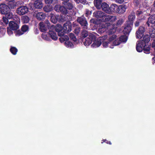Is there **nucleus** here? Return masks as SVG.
Segmentation results:
<instances>
[{
	"label": "nucleus",
	"instance_id": "nucleus-1",
	"mask_svg": "<svg viewBox=\"0 0 155 155\" xmlns=\"http://www.w3.org/2000/svg\"><path fill=\"white\" fill-rule=\"evenodd\" d=\"M64 6H61L59 5H56L55 7V10L58 12L59 11L62 13L63 14L61 15V20L63 21H65L68 19V15L67 14L71 15V14L69 13V10H70L73 8V6L72 4L70 3L66 2L63 3Z\"/></svg>",
	"mask_w": 155,
	"mask_h": 155
},
{
	"label": "nucleus",
	"instance_id": "nucleus-2",
	"mask_svg": "<svg viewBox=\"0 0 155 155\" xmlns=\"http://www.w3.org/2000/svg\"><path fill=\"white\" fill-rule=\"evenodd\" d=\"M39 28L42 32L46 31L50 25V24L48 20H46L44 22H41L39 24Z\"/></svg>",
	"mask_w": 155,
	"mask_h": 155
},
{
	"label": "nucleus",
	"instance_id": "nucleus-3",
	"mask_svg": "<svg viewBox=\"0 0 155 155\" xmlns=\"http://www.w3.org/2000/svg\"><path fill=\"white\" fill-rule=\"evenodd\" d=\"M113 26L111 24L105 23V24L102 25L101 27L99 29L98 32L100 33H102L105 31H107L108 32V31L111 29Z\"/></svg>",
	"mask_w": 155,
	"mask_h": 155
},
{
	"label": "nucleus",
	"instance_id": "nucleus-4",
	"mask_svg": "<svg viewBox=\"0 0 155 155\" xmlns=\"http://www.w3.org/2000/svg\"><path fill=\"white\" fill-rule=\"evenodd\" d=\"M96 38L95 35L90 34L89 35L88 37L86 38L85 41L84 42V44L86 46H88L91 43L92 41L95 40Z\"/></svg>",
	"mask_w": 155,
	"mask_h": 155
},
{
	"label": "nucleus",
	"instance_id": "nucleus-5",
	"mask_svg": "<svg viewBox=\"0 0 155 155\" xmlns=\"http://www.w3.org/2000/svg\"><path fill=\"white\" fill-rule=\"evenodd\" d=\"M117 26L113 28H111L110 30L108 31V34L109 35L108 40L110 42L112 41L116 38V36L114 34L112 35L116 31V29H115V28Z\"/></svg>",
	"mask_w": 155,
	"mask_h": 155
},
{
	"label": "nucleus",
	"instance_id": "nucleus-6",
	"mask_svg": "<svg viewBox=\"0 0 155 155\" xmlns=\"http://www.w3.org/2000/svg\"><path fill=\"white\" fill-rule=\"evenodd\" d=\"M117 17L115 16H111L110 15H106L103 17V21H109L108 24H112L116 20Z\"/></svg>",
	"mask_w": 155,
	"mask_h": 155
},
{
	"label": "nucleus",
	"instance_id": "nucleus-7",
	"mask_svg": "<svg viewBox=\"0 0 155 155\" xmlns=\"http://www.w3.org/2000/svg\"><path fill=\"white\" fill-rule=\"evenodd\" d=\"M107 36H105L100 38L97 41H95L91 45V46L92 48H97L99 47L101 44V40H103V39L104 40L106 39L107 38Z\"/></svg>",
	"mask_w": 155,
	"mask_h": 155
},
{
	"label": "nucleus",
	"instance_id": "nucleus-8",
	"mask_svg": "<svg viewBox=\"0 0 155 155\" xmlns=\"http://www.w3.org/2000/svg\"><path fill=\"white\" fill-rule=\"evenodd\" d=\"M0 9L1 13L3 14L8 12L10 10V8L5 4H0Z\"/></svg>",
	"mask_w": 155,
	"mask_h": 155
},
{
	"label": "nucleus",
	"instance_id": "nucleus-9",
	"mask_svg": "<svg viewBox=\"0 0 155 155\" xmlns=\"http://www.w3.org/2000/svg\"><path fill=\"white\" fill-rule=\"evenodd\" d=\"M78 21L81 24V25L83 27L84 29H87V23L84 17L78 18L77 19Z\"/></svg>",
	"mask_w": 155,
	"mask_h": 155
},
{
	"label": "nucleus",
	"instance_id": "nucleus-10",
	"mask_svg": "<svg viewBox=\"0 0 155 155\" xmlns=\"http://www.w3.org/2000/svg\"><path fill=\"white\" fill-rule=\"evenodd\" d=\"M28 11V9L26 6H21L18 8L17 10V13L20 15H23Z\"/></svg>",
	"mask_w": 155,
	"mask_h": 155
},
{
	"label": "nucleus",
	"instance_id": "nucleus-11",
	"mask_svg": "<svg viewBox=\"0 0 155 155\" xmlns=\"http://www.w3.org/2000/svg\"><path fill=\"white\" fill-rule=\"evenodd\" d=\"M145 31L144 28L140 26L136 32V36L137 38L140 39L143 35V33Z\"/></svg>",
	"mask_w": 155,
	"mask_h": 155
},
{
	"label": "nucleus",
	"instance_id": "nucleus-12",
	"mask_svg": "<svg viewBox=\"0 0 155 155\" xmlns=\"http://www.w3.org/2000/svg\"><path fill=\"white\" fill-rule=\"evenodd\" d=\"M145 45V43L143 42L142 41H137L136 44V49L137 51L139 52L142 51L143 48Z\"/></svg>",
	"mask_w": 155,
	"mask_h": 155
},
{
	"label": "nucleus",
	"instance_id": "nucleus-13",
	"mask_svg": "<svg viewBox=\"0 0 155 155\" xmlns=\"http://www.w3.org/2000/svg\"><path fill=\"white\" fill-rule=\"evenodd\" d=\"M34 16H35L38 20H41L44 19L45 15L42 12H37L36 11L34 12L33 15Z\"/></svg>",
	"mask_w": 155,
	"mask_h": 155
},
{
	"label": "nucleus",
	"instance_id": "nucleus-14",
	"mask_svg": "<svg viewBox=\"0 0 155 155\" xmlns=\"http://www.w3.org/2000/svg\"><path fill=\"white\" fill-rule=\"evenodd\" d=\"M8 27L13 31H16L18 29L19 26L17 22L10 21L9 23Z\"/></svg>",
	"mask_w": 155,
	"mask_h": 155
},
{
	"label": "nucleus",
	"instance_id": "nucleus-15",
	"mask_svg": "<svg viewBox=\"0 0 155 155\" xmlns=\"http://www.w3.org/2000/svg\"><path fill=\"white\" fill-rule=\"evenodd\" d=\"M101 6V8L104 11L107 13H109L110 12V8L108 5L105 2L102 3Z\"/></svg>",
	"mask_w": 155,
	"mask_h": 155
},
{
	"label": "nucleus",
	"instance_id": "nucleus-16",
	"mask_svg": "<svg viewBox=\"0 0 155 155\" xmlns=\"http://www.w3.org/2000/svg\"><path fill=\"white\" fill-rule=\"evenodd\" d=\"M50 28L51 30H53L58 32L61 31L63 28L60 25H57L55 26L52 25L51 26Z\"/></svg>",
	"mask_w": 155,
	"mask_h": 155
},
{
	"label": "nucleus",
	"instance_id": "nucleus-17",
	"mask_svg": "<svg viewBox=\"0 0 155 155\" xmlns=\"http://www.w3.org/2000/svg\"><path fill=\"white\" fill-rule=\"evenodd\" d=\"M49 34L51 38L54 40H56L58 39L57 35L55 31L53 30H51V29H49Z\"/></svg>",
	"mask_w": 155,
	"mask_h": 155
},
{
	"label": "nucleus",
	"instance_id": "nucleus-18",
	"mask_svg": "<svg viewBox=\"0 0 155 155\" xmlns=\"http://www.w3.org/2000/svg\"><path fill=\"white\" fill-rule=\"evenodd\" d=\"M63 29L66 33L71 31V24L68 23L64 24V25Z\"/></svg>",
	"mask_w": 155,
	"mask_h": 155
},
{
	"label": "nucleus",
	"instance_id": "nucleus-19",
	"mask_svg": "<svg viewBox=\"0 0 155 155\" xmlns=\"http://www.w3.org/2000/svg\"><path fill=\"white\" fill-rule=\"evenodd\" d=\"M155 23V15L150 16L148 19L147 24L148 26H150V24H153Z\"/></svg>",
	"mask_w": 155,
	"mask_h": 155
},
{
	"label": "nucleus",
	"instance_id": "nucleus-20",
	"mask_svg": "<svg viewBox=\"0 0 155 155\" xmlns=\"http://www.w3.org/2000/svg\"><path fill=\"white\" fill-rule=\"evenodd\" d=\"M94 15L95 17L97 18H102V20L103 21V17L105 15L104 13L101 11H97L94 12Z\"/></svg>",
	"mask_w": 155,
	"mask_h": 155
},
{
	"label": "nucleus",
	"instance_id": "nucleus-21",
	"mask_svg": "<svg viewBox=\"0 0 155 155\" xmlns=\"http://www.w3.org/2000/svg\"><path fill=\"white\" fill-rule=\"evenodd\" d=\"M127 6L126 5H120L118 7V12L120 13H122L125 12Z\"/></svg>",
	"mask_w": 155,
	"mask_h": 155
},
{
	"label": "nucleus",
	"instance_id": "nucleus-22",
	"mask_svg": "<svg viewBox=\"0 0 155 155\" xmlns=\"http://www.w3.org/2000/svg\"><path fill=\"white\" fill-rule=\"evenodd\" d=\"M34 6L36 8L41 9L43 6L42 3L38 0H36L34 3Z\"/></svg>",
	"mask_w": 155,
	"mask_h": 155
},
{
	"label": "nucleus",
	"instance_id": "nucleus-23",
	"mask_svg": "<svg viewBox=\"0 0 155 155\" xmlns=\"http://www.w3.org/2000/svg\"><path fill=\"white\" fill-rule=\"evenodd\" d=\"M118 7L119 6H118L117 5L113 4L110 6V11H112L114 12L118 13Z\"/></svg>",
	"mask_w": 155,
	"mask_h": 155
},
{
	"label": "nucleus",
	"instance_id": "nucleus-24",
	"mask_svg": "<svg viewBox=\"0 0 155 155\" xmlns=\"http://www.w3.org/2000/svg\"><path fill=\"white\" fill-rule=\"evenodd\" d=\"M102 0H94V3L95 6L97 9L101 8V3Z\"/></svg>",
	"mask_w": 155,
	"mask_h": 155
},
{
	"label": "nucleus",
	"instance_id": "nucleus-25",
	"mask_svg": "<svg viewBox=\"0 0 155 155\" xmlns=\"http://www.w3.org/2000/svg\"><path fill=\"white\" fill-rule=\"evenodd\" d=\"M137 15L139 16V17L141 19H143L144 17V14L143 12H142L141 11H137L136 12ZM146 15V13L145 14Z\"/></svg>",
	"mask_w": 155,
	"mask_h": 155
},
{
	"label": "nucleus",
	"instance_id": "nucleus-26",
	"mask_svg": "<svg viewBox=\"0 0 155 155\" xmlns=\"http://www.w3.org/2000/svg\"><path fill=\"white\" fill-rule=\"evenodd\" d=\"M131 29V26H127L124 28L123 32L124 34H127L130 33Z\"/></svg>",
	"mask_w": 155,
	"mask_h": 155
},
{
	"label": "nucleus",
	"instance_id": "nucleus-27",
	"mask_svg": "<svg viewBox=\"0 0 155 155\" xmlns=\"http://www.w3.org/2000/svg\"><path fill=\"white\" fill-rule=\"evenodd\" d=\"M150 40V37L149 35H146L143 38V41L145 43H148Z\"/></svg>",
	"mask_w": 155,
	"mask_h": 155
},
{
	"label": "nucleus",
	"instance_id": "nucleus-28",
	"mask_svg": "<svg viewBox=\"0 0 155 155\" xmlns=\"http://www.w3.org/2000/svg\"><path fill=\"white\" fill-rule=\"evenodd\" d=\"M135 18V14L133 12L128 17V20L129 21H133Z\"/></svg>",
	"mask_w": 155,
	"mask_h": 155
},
{
	"label": "nucleus",
	"instance_id": "nucleus-29",
	"mask_svg": "<svg viewBox=\"0 0 155 155\" xmlns=\"http://www.w3.org/2000/svg\"><path fill=\"white\" fill-rule=\"evenodd\" d=\"M43 9L46 12H48L51 11L52 10V8L51 6L48 5L45 6L43 8Z\"/></svg>",
	"mask_w": 155,
	"mask_h": 155
},
{
	"label": "nucleus",
	"instance_id": "nucleus-30",
	"mask_svg": "<svg viewBox=\"0 0 155 155\" xmlns=\"http://www.w3.org/2000/svg\"><path fill=\"white\" fill-rule=\"evenodd\" d=\"M58 20V17L57 18L54 15H52L51 17V21L54 23H56Z\"/></svg>",
	"mask_w": 155,
	"mask_h": 155
},
{
	"label": "nucleus",
	"instance_id": "nucleus-31",
	"mask_svg": "<svg viewBox=\"0 0 155 155\" xmlns=\"http://www.w3.org/2000/svg\"><path fill=\"white\" fill-rule=\"evenodd\" d=\"M65 45L66 47L68 48H72L73 47V45L72 43L69 41H65Z\"/></svg>",
	"mask_w": 155,
	"mask_h": 155
},
{
	"label": "nucleus",
	"instance_id": "nucleus-32",
	"mask_svg": "<svg viewBox=\"0 0 155 155\" xmlns=\"http://www.w3.org/2000/svg\"><path fill=\"white\" fill-rule=\"evenodd\" d=\"M5 16L8 18V19H10L13 18V15L11 12H6V14H5Z\"/></svg>",
	"mask_w": 155,
	"mask_h": 155
},
{
	"label": "nucleus",
	"instance_id": "nucleus-33",
	"mask_svg": "<svg viewBox=\"0 0 155 155\" xmlns=\"http://www.w3.org/2000/svg\"><path fill=\"white\" fill-rule=\"evenodd\" d=\"M120 41L121 42H126L127 40V38L126 36H122L119 38Z\"/></svg>",
	"mask_w": 155,
	"mask_h": 155
},
{
	"label": "nucleus",
	"instance_id": "nucleus-34",
	"mask_svg": "<svg viewBox=\"0 0 155 155\" xmlns=\"http://www.w3.org/2000/svg\"><path fill=\"white\" fill-rule=\"evenodd\" d=\"M10 51L13 54L15 55L17 53L18 50L15 47H12L10 49Z\"/></svg>",
	"mask_w": 155,
	"mask_h": 155
},
{
	"label": "nucleus",
	"instance_id": "nucleus-35",
	"mask_svg": "<svg viewBox=\"0 0 155 155\" xmlns=\"http://www.w3.org/2000/svg\"><path fill=\"white\" fill-rule=\"evenodd\" d=\"M22 20L24 23H27L29 21V18L28 17L25 16L22 17Z\"/></svg>",
	"mask_w": 155,
	"mask_h": 155
},
{
	"label": "nucleus",
	"instance_id": "nucleus-36",
	"mask_svg": "<svg viewBox=\"0 0 155 155\" xmlns=\"http://www.w3.org/2000/svg\"><path fill=\"white\" fill-rule=\"evenodd\" d=\"M21 29L23 32H25L28 31L29 28L28 26L24 25L22 27Z\"/></svg>",
	"mask_w": 155,
	"mask_h": 155
},
{
	"label": "nucleus",
	"instance_id": "nucleus-37",
	"mask_svg": "<svg viewBox=\"0 0 155 155\" xmlns=\"http://www.w3.org/2000/svg\"><path fill=\"white\" fill-rule=\"evenodd\" d=\"M6 29L5 28L0 27V37L4 35L5 34Z\"/></svg>",
	"mask_w": 155,
	"mask_h": 155
},
{
	"label": "nucleus",
	"instance_id": "nucleus-38",
	"mask_svg": "<svg viewBox=\"0 0 155 155\" xmlns=\"http://www.w3.org/2000/svg\"><path fill=\"white\" fill-rule=\"evenodd\" d=\"M59 40L61 41H68L69 38L67 35H64L63 37H61L59 38Z\"/></svg>",
	"mask_w": 155,
	"mask_h": 155
},
{
	"label": "nucleus",
	"instance_id": "nucleus-39",
	"mask_svg": "<svg viewBox=\"0 0 155 155\" xmlns=\"http://www.w3.org/2000/svg\"><path fill=\"white\" fill-rule=\"evenodd\" d=\"M122 23V20H118L117 22V24H116L115 25H114V24H111L112 25H113V26L112 27V28H114V27H115V26H117L115 28V29H116V28L117 27V26L119 25H121Z\"/></svg>",
	"mask_w": 155,
	"mask_h": 155
},
{
	"label": "nucleus",
	"instance_id": "nucleus-40",
	"mask_svg": "<svg viewBox=\"0 0 155 155\" xmlns=\"http://www.w3.org/2000/svg\"><path fill=\"white\" fill-rule=\"evenodd\" d=\"M14 32L15 33V35L16 36H19L21 35H22L23 34V32H22L20 30L15 31Z\"/></svg>",
	"mask_w": 155,
	"mask_h": 155
},
{
	"label": "nucleus",
	"instance_id": "nucleus-41",
	"mask_svg": "<svg viewBox=\"0 0 155 155\" xmlns=\"http://www.w3.org/2000/svg\"><path fill=\"white\" fill-rule=\"evenodd\" d=\"M120 43V41L118 39H116L113 42V44L114 45H119Z\"/></svg>",
	"mask_w": 155,
	"mask_h": 155
},
{
	"label": "nucleus",
	"instance_id": "nucleus-42",
	"mask_svg": "<svg viewBox=\"0 0 155 155\" xmlns=\"http://www.w3.org/2000/svg\"><path fill=\"white\" fill-rule=\"evenodd\" d=\"M8 19L5 16H4L2 18L3 21L5 24L7 25L9 21Z\"/></svg>",
	"mask_w": 155,
	"mask_h": 155
},
{
	"label": "nucleus",
	"instance_id": "nucleus-43",
	"mask_svg": "<svg viewBox=\"0 0 155 155\" xmlns=\"http://www.w3.org/2000/svg\"><path fill=\"white\" fill-rule=\"evenodd\" d=\"M88 35L87 31L85 30H83L82 32V36L83 37L85 38Z\"/></svg>",
	"mask_w": 155,
	"mask_h": 155
},
{
	"label": "nucleus",
	"instance_id": "nucleus-44",
	"mask_svg": "<svg viewBox=\"0 0 155 155\" xmlns=\"http://www.w3.org/2000/svg\"><path fill=\"white\" fill-rule=\"evenodd\" d=\"M69 36L70 38L73 41H76V39L74 36V34L72 33H70L69 34Z\"/></svg>",
	"mask_w": 155,
	"mask_h": 155
},
{
	"label": "nucleus",
	"instance_id": "nucleus-45",
	"mask_svg": "<svg viewBox=\"0 0 155 155\" xmlns=\"http://www.w3.org/2000/svg\"><path fill=\"white\" fill-rule=\"evenodd\" d=\"M105 39L104 40L103 39L102 41L101 40V43L102 42V45L104 47H106L107 45L109 43V42L108 41H104L106 40Z\"/></svg>",
	"mask_w": 155,
	"mask_h": 155
},
{
	"label": "nucleus",
	"instance_id": "nucleus-46",
	"mask_svg": "<svg viewBox=\"0 0 155 155\" xmlns=\"http://www.w3.org/2000/svg\"><path fill=\"white\" fill-rule=\"evenodd\" d=\"M7 29V33H8V34L9 35H12L13 33V32L12 31H13V30H12V29L11 28H10L9 27H8Z\"/></svg>",
	"mask_w": 155,
	"mask_h": 155
},
{
	"label": "nucleus",
	"instance_id": "nucleus-47",
	"mask_svg": "<svg viewBox=\"0 0 155 155\" xmlns=\"http://www.w3.org/2000/svg\"><path fill=\"white\" fill-rule=\"evenodd\" d=\"M144 52L146 53H149L150 50V48L149 47H145V46L143 48Z\"/></svg>",
	"mask_w": 155,
	"mask_h": 155
},
{
	"label": "nucleus",
	"instance_id": "nucleus-48",
	"mask_svg": "<svg viewBox=\"0 0 155 155\" xmlns=\"http://www.w3.org/2000/svg\"><path fill=\"white\" fill-rule=\"evenodd\" d=\"M140 18H139L136 21L135 25L136 26H138L139 25V23L140 21Z\"/></svg>",
	"mask_w": 155,
	"mask_h": 155
},
{
	"label": "nucleus",
	"instance_id": "nucleus-49",
	"mask_svg": "<svg viewBox=\"0 0 155 155\" xmlns=\"http://www.w3.org/2000/svg\"><path fill=\"white\" fill-rule=\"evenodd\" d=\"M53 0H45V2L46 4H50L52 3Z\"/></svg>",
	"mask_w": 155,
	"mask_h": 155
},
{
	"label": "nucleus",
	"instance_id": "nucleus-50",
	"mask_svg": "<svg viewBox=\"0 0 155 155\" xmlns=\"http://www.w3.org/2000/svg\"><path fill=\"white\" fill-rule=\"evenodd\" d=\"M42 38L46 40H48V38H47V35H46L45 34H43L42 35Z\"/></svg>",
	"mask_w": 155,
	"mask_h": 155
},
{
	"label": "nucleus",
	"instance_id": "nucleus-51",
	"mask_svg": "<svg viewBox=\"0 0 155 155\" xmlns=\"http://www.w3.org/2000/svg\"><path fill=\"white\" fill-rule=\"evenodd\" d=\"M116 2L119 3H121L124 1V0H115Z\"/></svg>",
	"mask_w": 155,
	"mask_h": 155
},
{
	"label": "nucleus",
	"instance_id": "nucleus-52",
	"mask_svg": "<svg viewBox=\"0 0 155 155\" xmlns=\"http://www.w3.org/2000/svg\"><path fill=\"white\" fill-rule=\"evenodd\" d=\"M58 35L60 36H62L64 35V33L62 32L61 31L60 32H58Z\"/></svg>",
	"mask_w": 155,
	"mask_h": 155
},
{
	"label": "nucleus",
	"instance_id": "nucleus-53",
	"mask_svg": "<svg viewBox=\"0 0 155 155\" xmlns=\"http://www.w3.org/2000/svg\"><path fill=\"white\" fill-rule=\"evenodd\" d=\"M76 0L77 1V2L79 1V2H81V3H82L83 4H84L86 1L85 0Z\"/></svg>",
	"mask_w": 155,
	"mask_h": 155
},
{
	"label": "nucleus",
	"instance_id": "nucleus-54",
	"mask_svg": "<svg viewBox=\"0 0 155 155\" xmlns=\"http://www.w3.org/2000/svg\"><path fill=\"white\" fill-rule=\"evenodd\" d=\"M103 141H104V142H106L107 143V144H111V143L110 142V141H107L106 140H103Z\"/></svg>",
	"mask_w": 155,
	"mask_h": 155
},
{
	"label": "nucleus",
	"instance_id": "nucleus-55",
	"mask_svg": "<svg viewBox=\"0 0 155 155\" xmlns=\"http://www.w3.org/2000/svg\"><path fill=\"white\" fill-rule=\"evenodd\" d=\"M152 47L153 48H154L155 50V41L153 42L152 44Z\"/></svg>",
	"mask_w": 155,
	"mask_h": 155
},
{
	"label": "nucleus",
	"instance_id": "nucleus-56",
	"mask_svg": "<svg viewBox=\"0 0 155 155\" xmlns=\"http://www.w3.org/2000/svg\"><path fill=\"white\" fill-rule=\"evenodd\" d=\"M62 0L64 1V3H65L66 2H67L69 1V0Z\"/></svg>",
	"mask_w": 155,
	"mask_h": 155
},
{
	"label": "nucleus",
	"instance_id": "nucleus-57",
	"mask_svg": "<svg viewBox=\"0 0 155 155\" xmlns=\"http://www.w3.org/2000/svg\"><path fill=\"white\" fill-rule=\"evenodd\" d=\"M20 19L19 18H17V21L18 23L20 22Z\"/></svg>",
	"mask_w": 155,
	"mask_h": 155
},
{
	"label": "nucleus",
	"instance_id": "nucleus-58",
	"mask_svg": "<svg viewBox=\"0 0 155 155\" xmlns=\"http://www.w3.org/2000/svg\"><path fill=\"white\" fill-rule=\"evenodd\" d=\"M151 37H155V33H154L153 35V34H151Z\"/></svg>",
	"mask_w": 155,
	"mask_h": 155
},
{
	"label": "nucleus",
	"instance_id": "nucleus-59",
	"mask_svg": "<svg viewBox=\"0 0 155 155\" xmlns=\"http://www.w3.org/2000/svg\"><path fill=\"white\" fill-rule=\"evenodd\" d=\"M6 0L8 2H13L15 0Z\"/></svg>",
	"mask_w": 155,
	"mask_h": 155
},
{
	"label": "nucleus",
	"instance_id": "nucleus-60",
	"mask_svg": "<svg viewBox=\"0 0 155 155\" xmlns=\"http://www.w3.org/2000/svg\"><path fill=\"white\" fill-rule=\"evenodd\" d=\"M154 7H155V1L154 2Z\"/></svg>",
	"mask_w": 155,
	"mask_h": 155
},
{
	"label": "nucleus",
	"instance_id": "nucleus-61",
	"mask_svg": "<svg viewBox=\"0 0 155 155\" xmlns=\"http://www.w3.org/2000/svg\"><path fill=\"white\" fill-rule=\"evenodd\" d=\"M153 59H154V60H155V58H153Z\"/></svg>",
	"mask_w": 155,
	"mask_h": 155
}]
</instances>
